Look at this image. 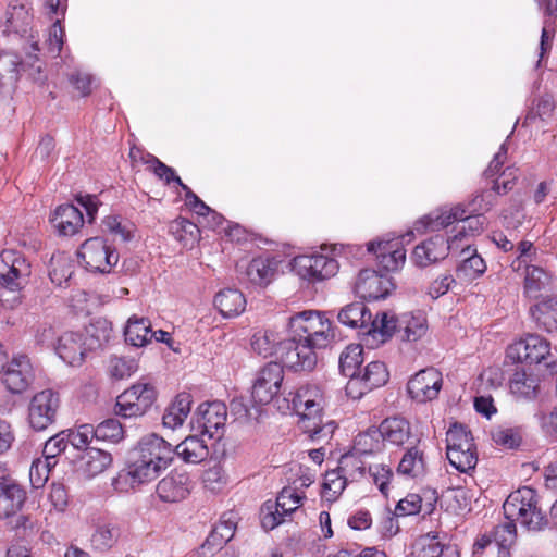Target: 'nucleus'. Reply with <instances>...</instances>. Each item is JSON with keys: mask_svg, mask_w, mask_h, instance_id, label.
Here are the masks:
<instances>
[{"mask_svg": "<svg viewBox=\"0 0 557 557\" xmlns=\"http://www.w3.org/2000/svg\"><path fill=\"white\" fill-rule=\"evenodd\" d=\"M77 255L85 269L94 273L108 274L119 262V253L102 237L85 240Z\"/></svg>", "mask_w": 557, "mask_h": 557, "instance_id": "6e6552de", "label": "nucleus"}, {"mask_svg": "<svg viewBox=\"0 0 557 557\" xmlns=\"http://www.w3.org/2000/svg\"><path fill=\"white\" fill-rule=\"evenodd\" d=\"M67 444H71L75 449H88L87 446L95 438L94 425L81 424L75 429L63 431Z\"/></svg>", "mask_w": 557, "mask_h": 557, "instance_id": "6e6d98bb", "label": "nucleus"}, {"mask_svg": "<svg viewBox=\"0 0 557 557\" xmlns=\"http://www.w3.org/2000/svg\"><path fill=\"white\" fill-rule=\"evenodd\" d=\"M397 330V318L386 311L376 313L373 318L369 312L361 338L371 348L387 342Z\"/></svg>", "mask_w": 557, "mask_h": 557, "instance_id": "6ab92c4d", "label": "nucleus"}, {"mask_svg": "<svg viewBox=\"0 0 557 557\" xmlns=\"http://www.w3.org/2000/svg\"><path fill=\"white\" fill-rule=\"evenodd\" d=\"M505 523L494 528L492 536L499 550L508 549L516 541V522L529 531H543L548 527L545 512L539 505V495L528 486L509 494L503 505Z\"/></svg>", "mask_w": 557, "mask_h": 557, "instance_id": "7ed1b4c3", "label": "nucleus"}, {"mask_svg": "<svg viewBox=\"0 0 557 557\" xmlns=\"http://www.w3.org/2000/svg\"><path fill=\"white\" fill-rule=\"evenodd\" d=\"M540 9L545 15L539 47V60L536 66L540 67L542 61L549 53L553 44L554 32L552 25L557 17V0H537Z\"/></svg>", "mask_w": 557, "mask_h": 557, "instance_id": "72a5a7b5", "label": "nucleus"}, {"mask_svg": "<svg viewBox=\"0 0 557 557\" xmlns=\"http://www.w3.org/2000/svg\"><path fill=\"white\" fill-rule=\"evenodd\" d=\"M393 288L394 284L389 276L372 269L361 270L355 283V293L366 300L384 299Z\"/></svg>", "mask_w": 557, "mask_h": 557, "instance_id": "aec40b11", "label": "nucleus"}, {"mask_svg": "<svg viewBox=\"0 0 557 557\" xmlns=\"http://www.w3.org/2000/svg\"><path fill=\"white\" fill-rule=\"evenodd\" d=\"M30 8L27 0H14L5 13V23L3 33L7 35L14 34L28 45L34 52H39V41L35 39L32 23Z\"/></svg>", "mask_w": 557, "mask_h": 557, "instance_id": "4468645a", "label": "nucleus"}, {"mask_svg": "<svg viewBox=\"0 0 557 557\" xmlns=\"http://www.w3.org/2000/svg\"><path fill=\"white\" fill-rule=\"evenodd\" d=\"M74 272V264L65 253H57L51 257L49 276L53 284L62 286Z\"/></svg>", "mask_w": 557, "mask_h": 557, "instance_id": "09e8293b", "label": "nucleus"}, {"mask_svg": "<svg viewBox=\"0 0 557 557\" xmlns=\"http://www.w3.org/2000/svg\"><path fill=\"white\" fill-rule=\"evenodd\" d=\"M436 500L434 491H425L423 494L411 493L398 502L395 512L397 516L422 513L425 517L433 512Z\"/></svg>", "mask_w": 557, "mask_h": 557, "instance_id": "a878e982", "label": "nucleus"}, {"mask_svg": "<svg viewBox=\"0 0 557 557\" xmlns=\"http://www.w3.org/2000/svg\"><path fill=\"white\" fill-rule=\"evenodd\" d=\"M54 466L47 461L46 459H35L29 469V481L34 488L42 487L48 478L51 469Z\"/></svg>", "mask_w": 557, "mask_h": 557, "instance_id": "0e129e2a", "label": "nucleus"}, {"mask_svg": "<svg viewBox=\"0 0 557 557\" xmlns=\"http://www.w3.org/2000/svg\"><path fill=\"white\" fill-rule=\"evenodd\" d=\"M449 251L446 237L437 234L416 246L411 259L416 265L425 268L444 259Z\"/></svg>", "mask_w": 557, "mask_h": 557, "instance_id": "393cba45", "label": "nucleus"}, {"mask_svg": "<svg viewBox=\"0 0 557 557\" xmlns=\"http://www.w3.org/2000/svg\"><path fill=\"white\" fill-rule=\"evenodd\" d=\"M361 379L368 388L373 389L384 385L388 380V371L385 364L381 361H372L367 364Z\"/></svg>", "mask_w": 557, "mask_h": 557, "instance_id": "5fc2aeb1", "label": "nucleus"}, {"mask_svg": "<svg viewBox=\"0 0 557 557\" xmlns=\"http://www.w3.org/2000/svg\"><path fill=\"white\" fill-rule=\"evenodd\" d=\"M414 232V228H411L404 234H385L370 240L367 244V250L375 257L377 265L383 270L387 272L398 271L406 262L405 245L413 239Z\"/></svg>", "mask_w": 557, "mask_h": 557, "instance_id": "39448f33", "label": "nucleus"}, {"mask_svg": "<svg viewBox=\"0 0 557 557\" xmlns=\"http://www.w3.org/2000/svg\"><path fill=\"white\" fill-rule=\"evenodd\" d=\"M170 233L186 247L193 246L197 242L200 231L195 223L187 219L178 218L170 224Z\"/></svg>", "mask_w": 557, "mask_h": 557, "instance_id": "603ef678", "label": "nucleus"}, {"mask_svg": "<svg viewBox=\"0 0 557 557\" xmlns=\"http://www.w3.org/2000/svg\"><path fill=\"white\" fill-rule=\"evenodd\" d=\"M282 364L270 362L261 369L251 389V400L260 406L269 404L280 392L284 370Z\"/></svg>", "mask_w": 557, "mask_h": 557, "instance_id": "dca6fc26", "label": "nucleus"}, {"mask_svg": "<svg viewBox=\"0 0 557 557\" xmlns=\"http://www.w3.org/2000/svg\"><path fill=\"white\" fill-rule=\"evenodd\" d=\"M510 392L517 398L531 400L536 397L540 384L539 377L527 373L523 369L516 370L509 382Z\"/></svg>", "mask_w": 557, "mask_h": 557, "instance_id": "37998d69", "label": "nucleus"}, {"mask_svg": "<svg viewBox=\"0 0 557 557\" xmlns=\"http://www.w3.org/2000/svg\"><path fill=\"white\" fill-rule=\"evenodd\" d=\"M363 348L360 344L348 345L339 356V370L345 376L358 375L363 361Z\"/></svg>", "mask_w": 557, "mask_h": 557, "instance_id": "8fccbe9b", "label": "nucleus"}, {"mask_svg": "<svg viewBox=\"0 0 557 557\" xmlns=\"http://www.w3.org/2000/svg\"><path fill=\"white\" fill-rule=\"evenodd\" d=\"M473 438L470 432L461 424L454 423L446 433V451L469 449Z\"/></svg>", "mask_w": 557, "mask_h": 557, "instance_id": "864d4df0", "label": "nucleus"}, {"mask_svg": "<svg viewBox=\"0 0 557 557\" xmlns=\"http://www.w3.org/2000/svg\"><path fill=\"white\" fill-rule=\"evenodd\" d=\"M54 351L59 358L71 367H81L89 351L83 334L67 331L62 333L54 345Z\"/></svg>", "mask_w": 557, "mask_h": 557, "instance_id": "5701e85b", "label": "nucleus"}, {"mask_svg": "<svg viewBox=\"0 0 557 557\" xmlns=\"http://www.w3.org/2000/svg\"><path fill=\"white\" fill-rule=\"evenodd\" d=\"M327 401L325 389L315 383L301 385L293 394V410L299 417L300 428L312 441H326L336 429L334 421L323 420Z\"/></svg>", "mask_w": 557, "mask_h": 557, "instance_id": "20e7f679", "label": "nucleus"}, {"mask_svg": "<svg viewBox=\"0 0 557 557\" xmlns=\"http://www.w3.org/2000/svg\"><path fill=\"white\" fill-rule=\"evenodd\" d=\"M157 398L154 387L147 382H137L117 396L115 413L123 418L144 416Z\"/></svg>", "mask_w": 557, "mask_h": 557, "instance_id": "1a4fd4ad", "label": "nucleus"}, {"mask_svg": "<svg viewBox=\"0 0 557 557\" xmlns=\"http://www.w3.org/2000/svg\"><path fill=\"white\" fill-rule=\"evenodd\" d=\"M173 461V446L162 436L149 433L140 437L133 449L127 468L112 481L117 492H128L135 485L157 479Z\"/></svg>", "mask_w": 557, "mask_h": 557, "instance_id": "f03ea898", "label": "nucleus"}, {"mask_svg": "<svg viewBox=\"0 0 557 557\" xmlns=\"http://www.w3.org/2000/svg\"><path fill=\"white\" fill-rule=\"evenodd\" d=\"M450 465L460 472L473 470L478 462L474 445L469 449L446 451Z\"/></svg>", "mask_w": 557, "mask_h": 557, "instance_id": "13d9d810", "label": "nucleus"}, {"mask_svg": "<svg viewBox=\"0 0 557 557\" xmlns=\"http://www.w3.org/2000/svg\"><path fill=\"white\" fill-rule=\"evenodd\" d=\"M403 341L414 343L428 332L426 317L423 312H405L397 318V330Z\"/></svg>", "mask_w": 557, "mask_h": 557, "instance_id": "cd10ccee", "label": "nucleus"}, {"mask_svg": "<svg viewBox=\"0 0 557 557\" xmlns=\"http://www.w3.org/2000/svg\"><path fill=\"white\" fill-rule=\"evenodd\" d=\"M190 493V479L187 472L173 470L159 481L157 494L162 502L177 503Z\"/></svg>", "mask_w": 557, "mask_h": 557, "instance_id": "b1692460", "label": "nucleus"}, {"mask_svg": "<svg viewBox=\"0 0 557 557\" xmlns=\"http://www.w3.org/2000/svg\"><path fill=\"white\" fill-rule=\"evenodd\" d=\"M26 498L24 490L13 482L0 484V517L8 518L15 515Z\"/></svg>", "mask_w": 557, "mask_h": 557, "instance_id": "58836bf2", "label": "nucleus"}, {"mask_svg": "<svg viewBox=\"0 0 557 557\" xmlns=\"http://www.w3.org/2000/svg\"><path fill=\"white\" fill-rule=\"evenodd\" d=\"M237 525V515L235 512H225L222 515L219 523L215 524L206 540L203 547L215 549L222 547L231 541L235 534Z\"/></svg>", "mask_w": 557, "mask_h": 557, "instance_id": "ea45409f", "label": "nucleus"}, {"mask_svg": "<svg viewBox=\"0 0 557 557\" xmlns=\"http://www.w3.org/2000/svg\"><path fill=\"white\" fill-rule=\"evenodd\" d=\"M113 336L111 322L106 318L94 319L83 334L85 345L89 351L103 349Z\"/></svg>", "mask_w": 557, "mask_h": 557, "instance_id": "7c9ffc66", "label": "nucleus"}, {"mask_svg": "<svg viewBox=\"0 0 557 557\" xmlns=\"http://www.w3.org/2000/svg\"><path fill=\"white\" fill-rule=\"evenodd\" d=\"M369 312L363 302H352L339 310L337 319L346 326L358 329L361 336Z\"/></svg>", "mask_w": 557, "mask_h": 557, "instance_id": "de8ad7c7", "label": "nucleus"}, {"mask_svg": "<svg viewBox=\"0 0 557 557\" xmlns=\"http://www.w3.org/2000/svg\"><path fill=\"white\" fill-rule=\"evenodd\" d=\"M383 448V442L377 429H368L359 433L354 441V451L357 455H369L380 451Z\"/></svg>", "mask_w": 557, "mask_h": 557, "instance_id": "3c124183", "label": "nucleus"}, {"mask_svg": "<svg viewBox=\"0 0 557 557\" xmlns=\"http://www.w3.org/2000/svg\"><path fill=\"white\" fill-rule=\"evenodd\" d=\"M530 313L537 326L546 332H557V296L543 298L530 308Z\"/></svg>", "mask_w": 557, "mask_h": 557, "instance_id": "e433bc0d", "label": "nucleus"}, {"mask_svg": "<svg viewBox=\"0 0 557 557\" xmlns=\"http://www.w3.org/2000/svg\"><path fill=\"white\" fill-rule=\"evenodd\" d=\"M51 222L61 235L71 236L83 226L84 216L77 207L66 203L57 208Z\"/></svg>", "mask_w": 557, "mask_h": 557, "instance_id": "c85d7f7f", "label": "nucleus"}, {"mask_svg": "<svg viewBox=\"0 0 557 557\" xmlns=\"http://www.w3.org/2000/svg\"><path fill=\"white\" fill-rule=\"evenodd\" d=\"M120 537V528L113 522H101L95 528L90 537L91 546L99 552H107L114 546Z\"/></svg>", "mask_w": 557, "mask_h": 557, "instance_id": "49530a36", "label": "nucleus"}, {"mask_svg": "<svg viewBox=\"0 0 557 557\" xmlns=\"http://www.w3.org/2000/svg\"><path fill=\"white\" fill-rule=\"evenodd\" d=\"M519 176V170L515 166L505 168L493 181V190L498 195H505L510 191Z\"/></svg>", "mask_w": 557, "mask_h": 557, "instance_id": "e2e57ef3", "label": "nucleus"}, {"mask_svg": "<svg viewBox=\"0 0 557 557\" xmlns=\"http://www.w3.org/2000/svg\"><path fill=\"white\" fill-rule=\"evenodd\" d=\"M112 462L109 453L99 448H88L81 458L79 471L88 479L102 473Z\"/></svg>", "mask_w": 557, "mask_h": 557, "instance_id": "a19ab883", "label": "nucleus"}, {"mask_svg": "<svg viewBox=\"0 0 557 557\" xmlns=\"http://www.w3.org/2000/svg\"><path fill=\"white\" fill-rule=\"evenodd\" d=\"M413 554L416 557H459L456 548H444L437 536L430 534L421 536L416 542Z\"/></svg>", "mask_w": 557, "mask_h": 557, "instance_id": "c03bdc74", "label": "nucleus"}, {"mask_svg": "<svg viewBox=\"0 0 557 557\" xmlns=\"http://www.w3.org/2000/svg\"><path fill=\"white\" fill-rule=\"evenodd\" d=\"M442 374L434 368H428L418 372L407 385L412 399L426 403L437 397L442 388Z\"/></svg>", "mask_w": 557, "mask_h": 557, "instance_id": "4be33fe9", "label": "nucleus"}, {"mask_svg": "<svg viewBox=\"0 0 557 557\" xmlns=\"http://www.w3.org/2000/svg\"><path fill=\"white\" fill-rule=\"evenodd\" d=\"M426 473L424 451L418 446L408 448L397 466V474L405 479H422Z\"/></svg>", "mask_w": 557, "mask_h": 557, "instance_id": "2f4dec72", "label": "nucleus"}, {"mask_svg": "<svg viewBox=\"0 0 557 557\" xmlns=\"http://www.w3.org/2000/svg\"><path fill=\"white\" fill-rule=\"evenodd\" d=\"M137 368L134 359L123 357L111 358L109 364L110 374L117 380L129 377L137 371Z\"/></svg>", "mask_w": 557, "mask_h": 557, "instance_id": "69168bd1", "label": "nucleus"}, {"mask_svg": "<svg viewBox=\"0 0 557 557\" xmlns=\"http://www.w3.org/2000/svg\"><path fill=\"white\" fill-rule=\"evenodd\" d=\"M549 343L540 335L530 334L511 344L506 356L513 362L540 363L549 355Z\"/></svg>", "mask_w": 557, "mask_h": 557, "instance_id": "a211bd4d", "label": "nucleus"}, {"mask_svg": "<svg viewBox=\"0 0 557 557\" xmlns=\"http://www.w3.org/2000/svg\"><path fill=\"white\" fill-rule=\"evenodd\" d=\"M231 414L234 416L235 420L240 422H248L251 420H258L261 414V406L253 403L249 406L247 401L239 397L234 398L230 404Z\"/></svg>", "mask_w": 557, "mask_h": 557, "instance_id": "052dcab7", "label": "nucleus"}, {"mask_svg": "<svg viewBox=\"0 0 557 557\" xmlns=\"http://www.w3.org/2000/svg\"><path fill=\"white\" fill-rule=\"evenodd\" d=\"M382 442H388L395 446L404 445L411 435L410 423L399 417L386 418L377 428Z\"/></svg>", "mask_w": 557, "mask_h": 557, "instance_id": "c9c22d12", "label": "nucleus"}, {"mask_svg": "<svg viewBox=\"0 0 557 557\" xmlns=\"http://www.w3.org/2000/svg\"><path fill=\"white\" fill-rule=\"evenodd\" d=\"M277 260L273 257L253 258L246 268V275L250 283L258 286L270 284L277 271Z\"/></svg>", "mask_w": 557, "mask_h": 557, "instance_id": "f704fd0d", "label": "nucleus"}, {"mask_svg": "<svg viewBox=\"0 0 557 557\" xmlns=\"http://www.w3.org/2000/svg\"><path fill=\"white\" fill-rule=\"evenodd\" d=\"M304 496L294 487H284L276 502L268 500L261 507V524L264 530H273L285 522L302 504Z\"/></svg>", "mask_w": 557, "mask_h": 557, "instance_id": "9b49d317", "label": "nucleus"}, {"mask_svg": "<svg viewBox=\"0 0 557 557\" xmlns=\"http://www.w3.org/2000/svg\"><path fill=\"white\" fill-rule=\"evenodd\" d=\"M461 260L456 269V276L463 282H472L481 277L487 269L485 260L478 253L471 245H467L461 250Z\"/></svg>", "mask_w": 557, "mask_h": 557, "instance_id": "bb28decb", "label": "nucleus"}, {"mask_svg": "<svg viewBox=\"0 0 557 557\" xmlns=\"http://www.w3.org/2000/svg\"><path fill=\"white\" fill-rule=\"evenodd\" d=\"M517 257L510 267L513 272L520 273L524 267L532 265L536 260L537 249L531 240H520L516 247Z\"/></svg>", "mask_w": 557, "mask_h": 557, "instance_id": "bf43d9fd", "label": "nucleus"}, {"mask_svg": "<svg viewBox=\"0 0 557 557\" xmlns=\"http://www.w3.org/2000/svg\"><path fill=\"white\" fill-rule=\"evenodd\" d=\"M364 468L354 455L343 456L336 469L325 473L322 496L327 502H335L345 490L347 482L362 475Z\"/></svg>", "mask_w": 557, "mask_h": 557, "instance_id": "ddd939ff", "label": "nucleus"}, {"mask_svg": "<svg viewBox=\"0 0 557 557\" xmlns=\"http://www.w3.org/2000/svg\"><path fill=\"white\" fill-rule=\"evenodd\" d=\"M32 273L30 262L17 250L3 249L0 252V286L11 292L24 288Z\"/></svg>", "mask_w": 557, "mask_h": 557, "instance_id": "9d476101", "label": "nucleus"}, {"mask_svg": "<svg viewBox=\"0 0 557 557\" xmlns=\"http://www.w3.org/2000/svg\"><path fill=\"white\" fill-rule=\"evenodd\" d=\"M64 30L61 26V20L57 18L49 28L48 36L44 44V49L49 54L55 57L60 53L63 46Z\"/></svg>", "mask_w": 557, "mask_h": 557, "instance_id": "338daca9", "label": "nucleus"}, {"mask_svg": "<svg viewBox=\"0 0 557 557\" xmlns=\"http://www.w3.org/2000/svg\"><path fill=\"white\" fill-rule=\"evenodd\" d=\"M292 271L310 284L321 283L335 276L339 264L337 260L322 247L320 251L294 257L289 262Z\"/></svg>", "mask_w": 557, "mask_h": 557, "instance_id": "423d86ee", "label": "nucleus"}, {"mask_svg": "<svg viewBox=\"0 0 557 557\" xmlns=\"http://www.w3.org/2000/svg\"><path fill=\"white\" fill-rule=\"evenodd\" d=\"M125 341L135 347H143L151 342L152 330L149 320L133 317L124 331Z\"/></svg>", "mask_w": 557, "mask_h": 557, "instance_id": "a18cd8bd", "label": "nucleus"}, {"mask_svg": "<svg viewBox=\"0 0 557 557\" xmlns=\"http://www.w3.org/2000/svg\"><path fill=\"white\" fill-rule=\"evenodd\" d=\"M60 395L47 388L36 393L29 400L27 421L35 431H44L55 422L60 409Z\"/></svg>", "mask_w": 557, "mask_h": 557, "instance_id": "f8f14e48", "label": "nucleus"}, {"mask_svg": "<svg viewBox=\"0 0 557 557\" xmlns=\"http://www.w3.org/2000/svg\"><path fill=\"white\" fill-rule=\"evenodd\" d=\"M214 305L224 318H233L245 310L246 299L238 289L226 288L216 294Z\"/></svg>", "mask_w": 557, "mask_h": 557, "instance_id": "79ce46f5", "label": "nucleus"}, {"mask_svg": "<svg viewBox=\"0 0 557 557\" xmlns=\"http://www.w3.org/2000/svg\"><path fill=\"white\" fill-rule=\"evenodd\" d=\"M191 395L188 393H180L165 408L162 416V424L164 428L175 430L183 425L191 409Z\"/></svg>", "mask_w": 557, "mask_h": 557, "instance_id": "473e14b6", "label": "nucleus"}, {"mask_svg": "<svg viewBox=\"0 0 557 557\" xmlns=\"http://www.w3.org/2000/svg\"><path fill=\"white\" fill-rule=\"evenodd\" d=\"M227 408L222 401L200 404L193 416V428L200 430L209 438L220 440L225 430Z\"/></svg>", "mask_w": 557, "mask_h": 557, "instance_id": "2eb2a0df", "label": "nucleus"}, {"mask_svg": "<svg viewBox=\"0 0 557 557\" xmlns=\"http://www.w3.org/2000/svg\"><path fill=\"white\" fill-rule=\"evenodd\" d=\"M95 438L99 441L119 442L123 438L124 431L122 424L116 419H107L94 426Z\"/></svg>", "mask_w": 557, "mask_h": 557, "instance_id": "680f3d73", "label": "nucleus"}, {"mask_svg": "<svg viewBox=\"0 0 557 557\" xmlns=\"http://www.w3.org/2000/svg\"><path fill=\"white\" fill-rule=\"evenodd\" d=\"M27 46L24 45L25 59L22 60L20 55L10 51L0 52V89H8L10 91L18 79L20 71H28L29 76L35 82H42L41 76V61L32 49L27 51Z\"/></svg>", "mask_w": 557, "mask_h": 557, "instance_id": "0eeeda50", "label": "nucleus"}, {"mask_svg": "<svg viewBox=\"0 0 557 557\" xmlns=\"http://www.w3.org/2000/svg\"><path fill=\"white\" fill-rule=\"evenodd\" d=\"M202 482L207 490L215 493L226 485L227 479L222 467L214 465L203 472Z\"/></svg>", "mask_w": 557, "mask_h": 557, "instance_id": "774afa93", "label": "nucleus"}, {"mask_svg": "<svg viewBox=\"0 0 557 557\" xmlns=\"http://www.w3.org/2000/svg\"><path fill=\"white\" fill-rule=\"evenodd\" d=\"M203 435H189L173 447V457L177 456L185 463L198 465L209 456V448Z\"/></svg>", "mask_w": 557, "mask_h": 557, "instance_id": "c756f323", "label": "nucleus"}, {"mask_svg": "<svg viewBox=\"0 0 557 557\" xmlns=\"http://www.w3.org/2000/svg\"><path fill=\"white\" fill-rule=\"evenodd\" d=\"M288 329L290 337L283 342L274 331L255 333L251 339L253 351L264 358L276 355L292 371H311L318 363L320 351L336 338L333 322L323 311L297 312L288 318Z\"/></svg>", "mask_w": 557, "mask_h": 557, "instance_id": "f257e3e1", "label": "nucleus"}, {"mask_svg": "<svg viewBox=\"0 0 557 557\" xmlns=\"http://www.w3.org/2000/svg\"><path fill=\"white\" fill-rule=\"evenodd\" d=\"M1 381L7 389L13 394H21L34 381V369L25 355H17L1 369Z\"/></svg>", "mask_w": 557, "mask_h": 557, "instance_id": "f3484780", "label": "nucleus"}, {"mask_svg": "<svg viewBox=\"0 0 557 557\" xmlns=\"http://www.w3.org/2000/svg\"><path fill=\"white\" fill-rule=\"evenodd\" d=\"M556 108L553 98L549 95L542 96L537 99L535 107L527 115L525 122L531 123L535 119L548 123L556 119Z\"/></svg>", "mask_w": 557, "mask_h": 557, "instance_id": "4d7b16f0", "label": "nucleus"}, {"mask_svg": "<svg viewBox=\"0 0 557 557\" xmlns=\"http://www.w3.org/2000/svg\"><path fill=\"white\" fill-rule=\"evenodd\" d=\"M521 272L524 273L523 293L528 298H539L552 285V275L541 267L532 264L524 267Z\"/></svg>", "mask_w": 557, "mask_h": 557, "instance_id": "4c0bfd02", "label": "nucleus"}, {"mask_svg": "<svg viewBox=\"0 0 557 557\" xmlns=\"http://www.w3.org/2000/svg\"><path fill=\"white\" fill-rule=\"evenodd\" d=\"M465 216L466 208L462 205L446 206L417 220L413 224V228L419 234L426 231H438L449 226L453 228L456 224H460V221Z\"/></svg>", "mask_w": 557, "mask_h": 557, "instance_id": "412c9836", "label": "nucleus"}]
</instances>
